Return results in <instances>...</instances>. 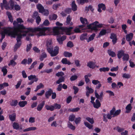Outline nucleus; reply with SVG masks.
I'll return each mask as SVG.
<instances>
[{"label": "nucleus", "mask_w": 135, "mask_h": 135, "mask_svg": "<svg viewBox=\"0 0 135 135\" xmlns=\"http://www.w3.org/2000/svg\"><path fill=\"white\" fill-rule=\"evenodd\" d=\"M75 118V116L74 114L71 115L69 117V121H73L74 120Z\"/></svg>", "instance_id": "79ce46f5"}, {"label": "nucleus", "mask_w": 135, "mask_h": 135, "mask_svg": "<svg viewBox=\"0 0 135 135\" xmlns=\"http://www.w3.org/2000/svg\"><path fill=\"white\" fill-rule=\"evenodd\" d=\"M75 63L76 66L77 67H80V61L78 60H75Z\"/></svg>", "instance_id": "e2e57ef3"}, {"label": "nucleus", "mask_w": 135, "mask_h": 135, "mask_svg": "<svg viewBox=\"0 0 135 135\" xmlns=\"http://www.w3.org/2000/svg\"><path fill=\"white\" fill-rule=\"evenodd\" d=\"M73 42L71 41H69L67 44V46L70 47H73Z\"/></svg>", "instance_id": "603ef678"}, {"label": "nucleus", "mask_w": 135, "mask_h": 135, "mask_svg": "<svg viewBox=\"0 0 135 135\" xmlns=\"http://www.w3.org/2000/svg\"><path fill=\"white\" fill-rule=\"evenodd\" d=\"M14 129H18L19 128V124L16 122H14L12 125Z\"/></svg>", "instance_id": "f704fd0d"}, {"label": "nucleus", "mask_w": 135, "mask_h": 135, "mask_svg": "<svg viewBox=\"0 0 135 135\" xmlns=\"http://www.w3.org/2000/svg\"><path fill=\"white\" fill-rule=\"evenodd\" d=\"M45 108L46 109L48 110H49L51 111H53L54 110L53 105L49 106L46 105H45Z\"/></svg>", "instance_id": "a878e982"}, {"label": "nucleus", "mask_w": 135, "mask_h": 135, "mask_svg": "<svg viewBox=\"0 0 135 135\" xmlns=\"http://www.w3.org/2000/svg\"><path fill=\"white\" fill-rule=\"evenodd\" d=\"M85 125L89 129H91L93 127V126L90 125L87 122H85L84 123Z\"/></svg>", "instance_id": "de8ad7c7"}, {"label": "nucleus", "mask_w": 135, "mask_h": 135, "mask_svg": "<svg viewBox=\"0 0 135 135\" xmlns=\"http://www.w3.org/2000/svg\"><path fill=\"white\" fill-rule=\"evenodd\" d=\"M86 96L89 97V96L90 93H92L94 92V90L91 88H89L88 86H87L86 87Z\"/></svg>", "instance_id": "6e6552de"}, {"label": "nucleus", "mask_w": 135, "mask_h": 135, "mask_svg": "<svg viewBox=\"0 0 135 135\" xmlns=\"http://www.w3.org/2000/svg\"><path fill=\"white\" fill-rule=\"evenodd\" d=\"M71 20V18L70 17V15H69L67 17L66 21V23L69 24L70 23V22Z\"/></svg>", "instance_id": "13d9d810"}, {"label": "nucleus", "mask_w": 135, "mask_h": 135, "mask_svg": "<svg viewBox=\"0 0 135 135\" xmlns=\"http://www.w3.org/2000/svg\"><path fill=\"white\" fill-rule=\"evenodd\" d=\"M87 34L86 33H84L80 37V39L81 40H83L85 39L87 36Z\"/></svg>", "instance_id": "a18cd8bd"}, {"label": "nucleus", "mask_w": 135, "mask_h": 135, "mask_svg": "<svg viewBox=\"0 0 135 135\" xmlns=\"http://www.w3.org/2000/svg\"><path fill=\"white\" fill-rule=\"evenodd\" d=\"M53 106L54 107V110L55 109H59L61 107V105L57 103H55L54 104Z\"/></svg>", "instance_id": "a19ab883"}, {"label": "nucleus", "mask_w": 135, "mask_h": 135, "mask_svg": "<svg viewBox=\"0 0 135 135\" xmlns=\"http://www.w3.org/2000/svg\"><path fill=\"white\" fill-rule=\"evenodd\" d=\"M64 75V73L62 72H59L58 73H56V75L58 76L59 77L60 76H63Z\"/></svg>", "instance_id": "680f3d73"}, {"label": "nucleus", "mask_w": 135, "mask_h": 135, "mask_svg": "<svg viewBox=\"0 0 135 135\" xmlns=\"http://www.w3.org/2000/svg\"><path fill=\"white\" fill-rule=\"evenodd\" d=\"M24 27L22 25H19L18 26L14 28V30L12 31L11 28H7L5 29L1 33L2 38H4L5 35L8 34L9 36H11L12 37H15L16 36H17L16 40L17 43L14 47V51H16L17 49L21 45V35L18 34V32L20 31V29Z\"/></svg>", "instance_id": "f257e3e1"}, {"label": "nucleus", "mask_w": 135, "mask_h": 135, "mask_svg": "<svg viewBox=\"0 0 135 135\" xmlns=\"http://www.w3.org/2000/svg\"><path fill=\"white\" fill-rule=\"evenodd\" d=\"M36 128L35 127H29L24 130V131H34L36 129Z\"/></svg>", "instance_id": "c03bdc74"}, {"label": "nucleus", "mask_w": 135, "mask_h": 135, "mask_svg": "<svg viewBox=\"0 0 135 135\" xmlns=\"http://www.w3.org/2000/svg\"><path fill=\"white\" fill-rule=\"evenodd\" d=\"M35 117H31L29 118V122L31 123H34L35 122Z\"/></svg>", "instance_id": "052dcab7"}, {"label": "nucleus", "mask_w": 135, "mask_h": 135, "mask_svg": "<svg viewBox=\"0 0 135 135\" xmlns=\"http://www.w3.org/2000/svg\"><path fill=\"white\" fill-rule=\"evenodd\" d=\"M63 54L65 57H70L72 56V54L71 53L69 52H68L65 51L64 53Z\"/></svg>", "instance_id": "c85d7f7f"}, {"label": "nucleus", "mask_w": 135, "mask_h": 135, "mask_svg": "<svg viewBox=\"0 0 135 135\" xmlns=\"http://www.w3.org/2000/svg\"><path fill=\"white\" fill-rule=\"evenodd\" d=\"M28 78L29 80H30L34 79L33 80L35 82L37 81L38 80V78H36L35 75H31L28 76Z\"/></svg>", "instance_id": "f3484780"}, {"label": "nucleus", "mask_w": 135, "mask_h": 135, "mask_svg": "<svg viewBox=\"0 0 135 135\" xmlns=\"http://www.w3.org/2000/svg\"><path fill=\"white\" fill-rule=\"evenodd\" d=\"M108 53L110 56H111L112 57H114L116 56L115 53L113 51H112L111 50H108Z\"/></svg>", "instance_id": "72a5a7b5"}, {"label": "nucleus", "mask_w": 135, "mask_h": 135, "mask_svg": "<svg viewBox=\"0 0 135 135\" xmlns=\"http://www.w3.org/2000/svg\"><path fill=\"white\" fill-rule=\"evenodd\" d=\"M57 16L55 14H53L52 16H50L49 17L50 19L51 20H55L57 18Z\"/></svg>", "instance_id": "37998d69"}, {"label": "nucleus", "mask_w": 135, "mask_h": 135, "mask_svg": "<svg viewBox=\"0 0 135 135\" xmlns=\"http://www.w3.org/2000/svg\"><path fill=\"white\" fill-rule=\"evenodd\" d=\"M38 9L39 10V12L42 13L43 12V11L44 9V7L40 4H38L37 6Z\"/></svg>", "instance_id": "a211bd4d"}, {"label": "nucleus", "mask_w": 135, "mask_h": 135, "mask_svg": "<svg viewBox=\"0 0 135 135\" xmlns=\"http://www.w3.org/2000/svg\"><path fill=\"white\" fill-rule=\"evenodd\" d=\"M115 108L113 107L112 109L110 111V113H108L107 116V118L109 119H111L112 117H114L119 115L121 112V110L119 109L116 111Z\"/></svg>", "instance_id": "7ed1b4c3"}, {"label": "nucleus", "mask_w": 135, "mask_h": 135, "mask_svg": "<svg viewBox=\"0 0 135 135\" xmlns=\"http://www.w3.org/2000/svg\"><path fill=\"white\" fill-rule=\"evenodd\" d=\"M18 103L17 100H12L10 102V104L12 106H15L17 105Z\"/></svg>", "instance_id": "cd10ccee"}, {"label": "nucleus", "mask_w": 135, "mask_h": 135, "mask_svg": "<svg viewBox=\"0 0 135 135\" xmlns=\"http://www.w3.org/2000/svg\"><path fill=\"white\" fill-rule=\"evenodd\" d=\"M80 109V108L78 107L74 108H69L68 109V111L70 112H78Z\"/></svg>", "instance_id": "e433bc0d"}, {"label": "nucleus", "mask_w": 135, "mask_h": 135, "mask_svg": "<svg viewBox=\"0 0 135 135\" xmlns=\"http://www.w3.org/2000/svg\"><path fill=\"white\" fill-rule=\"evenodd\" d=\"M93 105L94 108L98 109L100 107L101 103L98 99H97L95 100V102L94 103Z\"/></svg>", "instance_id": "ddd939ff"}, {"label": "nucleus", "mask_w": 135, "mask_h": 135, "mask_svg": "<svg viewBox=\"0 0 135 135\" xmlns=\"http://www.w3.org/2000/svg\"><path fill=\"white\" fill-rule=\"evenodd\" d=\"M62 88V84H60L57 86L56 90L57 91H61Z\"/></svg>", "instance_id": "69168bd1"}, {"label": "nucleus", "mask_w": 135, "mask_h": 135, "mask_svg": "<svg viewBox=\"0 0 135 135\" xmlns=\"http://www.w3.org/2000/svg\"><path fill=\"white\" fill-rule=\"evenodd\" d=\"M37 64V61H36L34 62L32 64L30 67L29 68L30 70H31L33 68L34 66L36 65Z\"/></svg>", "instance_id": "5fc2aeb1"}, {"label": "nucleus", "mask_w": 135, "mask_h": 135, "mask_svg": "<svg viewBox=\"0 0 135 135\" xmlns=\"http://www.w3.org/2000/svg\"><path fill=\"white\" fill-rule=\"evenodd\" d=\"M124 51L122 50H121L118 52L117 56L118 58H121L124 54Z\"/></svg>", "instance_id": "6ab92c4d"}, {"label": "nucleus", "mask_w": 135, "mask_h": 135, "mask_svg": "<svg viewBox=\"0 0 135 135\" xmlns=\"http://www.w3.org/2000/svg\"><path fill=\"white\" fill-rule=\"evenodd\" d=\"M47 57V54L45 52H44L42 53L40 57V60L41 61H42L44 60V58H46Z\"/></svg>", "instance_id": "393cba45"}, {"label": "nucleus", "mask_w": 135, "mask_h": 135, "mask_svg": "<svg viewBox=\"0 0 135 135\" xmlns=\"http://www.w3.org/2000/svg\"><path fill=\"white\" fill-rule=\"evenodd\" d=\"M107 33L106 30L104 29L100 31L98 35L99 37L105 35Z\"/></svg>", "instance_id": "c756f323"}, {"label": "nucleus", "mask_w": 135, "mask_h": 135, "mask_svg": "<svg viewBox=\"0 0 135 135\" xmlns=\"http://www.w3.org/2000/svg\"><path fill=\"white\" fill-rule=\"evenodd\" d=\"M45 103L44 101H43L42 103L38 104L37 108V109L38 111H41L43 108Z\"/></svg>", "instance_id": "9b49d317"}, {"label": "nucleus", "mask_w": 135, "mask_h": 135, "mask_svg": "<svg viewBox=\"0 0 135 135\" xmlns=\"http://www.w3.org/2000/svg\"><path fill=\"white\" fill-rule=\"evenodd\" d=\"M133 36V34L132 33H130L127 35L126 37V40L129 42L132 39Z\"/></svg>", "instance_id": "dca6fc26"}, {"label": "nucleus", "mask_w": 135, "mask_h": 135, "mask_svg": "<svg viewBox=\"0 0 135 135\" xmlns=\"http://www.w3.org/2000/svg\"><path fill=\"white\" fill-rule=\"evenodd\" d=\"M103 92L102 91H101L99 95L98 94V96H97L96 98H97V99H99L100 100H102L103 99Z\"/></svg>", "instance_id": "c9c22d12"}, {"label": "nucleus", "mask_w": 135, "mask_h": 135, "mask_svg": "<svg viewBox=\"0 0 135 135\" xmlns=\"http://www.w3.org/2000/svg\"><path fill=\"white\" fill-rule=\"evenodd\" d=\"M65 80V78L64 77L62 76L59 79L56 81L57 84H60L62 82H64Z\"/></svg>", "instance_id": "bb28decb"}, {"label": "nucleus", "mask_w": 135, "mask_h": 135, "mask_svg": "<svg viewBox=\"0 0 135 135\" xmlns=\"http://www.w3.org/2000/svg\"><path fill=\"white\" fill-rule=\"evenodd\" d=\"M52 92L53 90L51 89H49L48 90L46 91L45 93V96L46 98L47 99H49Z\"/></svg>", "instance_id": "1a4fd4ad"}, {"label": "nucleus", "mask_w": 135, "mask_h": 135, "mask_svg": "<svg viewBox=\"0 0 135 135\" xmlns=\"http://www.w3.org/2000/svg\"><path fill=\"white\" fill-rule=\"evenodd\" d=\"M118 69V67L117 66L116 67H113L110 70L111 71H117Z\"/></svg>", "instance_id": "774afa93"}, {"label": "nucleus", "mask_w": 135, "mask_h": 135, "mask_svg": "<svg viewBox=\"0 0 135 135\" xmlns=\"http://www.w3.org/2000/svg\"><path fill=\"white\" fill-rule=\"evenodd\" d=\"M99 8H102L103 10H105L106 7L105 5L103 3L99 4L98 5Z\"/></svg>", "instance_id": "ea45409f"}, {"label": "nucleus", "mask_w": 135, "mask_h": 135, "mask_svg": "<svg viewBox=\"0 0 135 135\" xmlns=\"http://www.w3.org/2000/svg\"><path fill=\"white\" fill-rule=\"evenodd\" d=\"M122 77L124 78L129 79L131 77V76L129 74L124 73L123 74Z\"/></svg>", "instance_id": "09e8293b"}, {"label": "nucleus", "mask_w": 135, "mask_h": 135, "mask_svg": "<svg viewBox=\"0 0 135 135\" xmlns=\"http://www.w3.org/2000/svg\"><path fill=\"white\" fill-rule=\"evenodd\" d=\"M78 78L76 75H73L70 78V79L71 81H73L76 79Z\"/></svg>", "instance_id": "3c124183"}, {"label": "nucleus", "mask_w": 135, "mask_h": 135, "mask_svg": "<svg viewBox=\"0 0 135 135\" xmlns=\"http://www.w3.org/2000/svg\"><path fill=\"white\" fill-rule=\"evenodd\" d=\"M98 22L95 21L91 23L90 24L88 25V29H91L92 30L97 31L98 30V28L101 27L103 25V24H98Z\"/></svg>", "instance_id": "20e7f679"}, {"label": "nucleus", "mask_w": 135, "mask_h": 135, "mask_svg": "<svg viewBox=\"0 0 135 135\" xmlns=\"http://www.w3.org/2000/svg\"><path fill=\"white\" fill-rule=\"evenodd\" d=\"M94 65L95 64L94 62L92 61H90L87 63V65L90 68L93 69L95 68L94 66Z\"/></svg>", "instance_id": "aec40b11"}, {"label": "nucleus", "mask_w": 135, "mask_h": 135, "mask_svg": "<svg viewBox=\"0 0 135 135\" xmlns=\"http://www.w3.org/2000/svg\"><path fill=\"white\" fill-rule=\"evenodd\" d=\"M72 9L73 11H75L77 10V6L76 5L74 1H73L71 4Z\"/></svg>", "instance_id": "5701e85b"}, {"label": "nucleus", "mask_w": 135, "mask_h": 135, "mask_svg": "<svg viewBox=\"0 0 135 135\" xmlns=\"http://www.w3.org/2000/svg\"><path fill=\"white\" fill-rule=\"evenodd\" d=\"M132 108L131 104H129L126 107V111L125 113H129L131 110Z\"/></svg>", "instance_id": "2eb2a0df"}, {"label": "nucleus", "mask_w": 135, "mask_h": 135, "mask_svg": "<svg viewBox=\"0 0 135 135\" xmlns=\"http://www.w3.org/2000/svg\"><path fill=\"white\" fill-rule=\"evenodd\" d=\"M95 34L94 33H93L89 37L88 39H87V42H89L92 40H93L94 39V38L95 37Z\"/></svg>", "instance_id": "2f4dec72"}, {"label": "nucleus", "mask_w": 135, "mask_h": 135, "mask_svg": "<svg viewBox=\"0 0 135 135\" xmlns=\"http://www.w3.org/2000/svg\"><path fill=\"white\" fill-rule=\"evenodd\" d=\"M80 20L81 22L84 25H88L89 23L87 19L85 18H83L82 17H80Z\"/></svg>", "instance_id": "f8f14e48"}, {"label": "nucleus", "mask_w": 135, "mask_h": 135, "mask_svg": "<svg viewBox=\"0 0 135 135\" xmlns=\"http://www.w3.org/2000/svg\"><path fill=\"white\" fill-rule=\"evenodd\" d=\"M46 46H47V50L49 52H51L52 49L53 47L52 45V41L50 40H48L46 42Z\"/></svg>", "instance_id": "0eeeda50"}, {"label": "nucleus", "mask_w": 135, "mask_h": 135, "mask_svg": "<svg viewBox=\"0 0 135 135\" xmlns=\"http://www.w3.org/2000/svg\"><path fill=\"white\" fill-rule=\"evenodd\" d=\"M79 27L80 28L86 29L88 28V26L85 25L83 24L82 25L79 26Z\"/></svg>", "instance_id": "4d7b16f0"}, {"label": "nucleus", "mask_w": 135, "mask_h": 135, "mask_svg": "<svg viewBox=\"0 0 135 135\" xmlns=\"http://www.w3.org/2000/svg\"><path fill=\"white\" fill-rule=\"evenodd\" d=\"M73 89L74 90V93L76 94L78 92L79 89L78 87L74 86H73Z\"/></svg>", "instance_id": "0e129e2a"}, {"label": "nucleus", "mask_w": 135, "mask_h": 135, "mask_svg": "<svg viewBox=\"0 0 135 135\" xmlns=\"http://www.w3.org/2000/svg\"><path fill=\"white\" fill-rule=\"evenodd\" d=\"M68 127L72 129V130H74L75 129V126H73L72 124L69 122L68 123Z\"/></svg>", "instance_id": "473e14b6"}, {"label": "nucleus", "mask_w": 135, "mask_h": 135, "mask_svg": "<svg viewBox=\"0 0 135 135\" xmlns=\"http://www.w3.org/2000/svg\"><path fill=\"white\" fill-rule=\"evenodd\" d=\"M60 30L57 27H55L53 29V31L55 35H57L60 34H62L60 32Z\"/></svg>", "instance_id": "4468645a"}, {"label": "nucleus", "mask_w": 135, "mask_h": 135, "mask_svg": "<svg viewBox=\"0 0 135 135\" xmlns=\"http://www.w3.org/2000/svg\"><path fill=\"white\" fill-rule=\"evenodd\" d=\"M20 31L18 32V34L22 36H25L28 35L26 37V39L27 41H29L30 40V36H32L34 35L33 32L37 31L39 32L37 34L39 36H45L46 35L45 31L48 30L47 27H43L42 28L37 27L36 28H26L24 26V27L20 29Z\"/></svg>", "instance_id": "f03ea898"}, {"label": "nucleus", "mask_w": 135, "mask_h": 135, "mask_svg": "<svg viewBox=\"0 0 135 135\" xmlns=\"http://www.w3.org/2000/svg\"><path fill=\"white\" fill-rule=\"evenodd\" d=\"M59 47L56 46L54 48V51H53V47H52V49L51 52H49V53L50 54L51 56L53 57L56 56L59 53Z\"/></svg>", "instance_id": "423d86ee"}, {"label": "nucleus", "mask_w": 135, "mask_h": 135, "mask_svg": "<svg viewBox=\"0 0 135 135\" xmlns=\"http://www.w3.org/2000/svg\"><path fill=\"white\" fill-rule=\"evenodd\" d=\"M7 68V66H5L3 67L2 69V71L3 73V75L4 76H5L7 73V70L6 69Z\"/></svg>", "instance_id": "4c0bfd02"}, {"label": "nucleus", "mask_w": 135, "mask_h": 135, "mask_svg": "<svg viewBox=\"0 0 135 135\" xmlns=\"http://www.w3.org/2000/svg\"><path fill=\"white\" fill-rule=\"evenodd\" d=\"M39 16L38 12H35L33 14L32 17L33 18H35Z\"/></svg>", "instance_id": "bf43d9fd"}, {"label": "nucleus", "mask_w": 135, "mask_h": 135, "mask_svg": "<svg viewBox=\"0 0 135 135\" xmlns=\"http://www.w3.org/2000/svg\"><path fill=\"white\" fill-rule=\"evenodd\" d=\"M86 119L91 124H93L94 123V120L93 118H91L87 117L86 118Z\"/></svg>", "instance_id": "49530a36"}, {"label": "nucleus", "mask_w": 135, "mask_h": 135, "mask_svg": "<svg viewBox=\"0 0 135 135\" xmlns=\"http://www.w3.org/2000/svg\"><path fill=\"white\" fill-rule=\"evenodd\" d=\"M81 118L80 117H79L75 119V120L74 122L75 124H77L79 123L81 121Z\"/></svg>", "instance_id": "864d4df0"}, {"label": "nucleus", "mask_w": 135, "mask_h": 135, "mask_svg": "<svg viewBox=\"0 0 135 135\" xmlns=\"http://www.w3.org/2000/svg\"><path fill=\"white\" fill-rule=\"evenodd\" d=\"M9 3L10 4V6L9 7L8 6L7 2L6 0H3V2L1 3V8L3 9V8L4 7H5V8L7 9H12L14 5L13 2L12 0H10L9 2Z\"/></svg>", "instance_id": "39448f33"}, {"label": "nucleus", "mask_w": 135, "mask_h": 135, "mask_svg": "<svg viewBox=\"0 0 135 135\" xmlns=\"http://www.w3.org/2000/svg\"><path fill=\"white\" fill-rule=\"evenodd\" d=\"M32 44H30L29 45H27V46L26 49V51L27 52H28L30 50L32 47Z\"/></svg>", "instance_id": "6e6d98bb"}, {"label": "nucleus", "mask_w": 135, "mask_h": 135, "mask_svg": "<svg viewBox=\"0 0 135 135\" xmlns=\"http://www.w3.org/2000/svg\"><path fill=\"white\" fill-rule=\"evenodd\" d=\"M129 57V56L128 54H124L123 55L122 59L124 61H127L128 60Z\"/></svg>", "instance_id": "7c9ffc66"}, {"label": "nucleus", "mask_w": 135, "mask_h": 135, "mask_svg": "<svg viewBox=\"0 0 135 135\" xmlns=\"http://www.w3.org/2000/svg\"><path fill=\"white\" fill-rule=\"evenodd\" d=\"M110 38L112 39V42L113 44H114L116 42L117 39L116 35L114 33H112L111 34Z\"/></svg>", "instance_id": "9d476101"}, {"label": "nucleus", "mask_w": 135, "mask_h": 135, "mask_svg": "<svg viewBox=\"0 0 135 135\" xmlns=\"http://www.w3.org/2000/svg\"><path fill=\"white\" fill-rule=\"evenodd\" d=\"M16 114L13 113L12 114L9 115V117L10 119L12 121H14L15 120L16 118Z\"/></svg>", "instance_id": "412c9836"}, {"label": "nucleus", "mask_w": 135, "mask_h": 135, "mask_svg": "<svg viewBox=\"0 0 135 135\" xmlns=\"http://www.w3.org/2000/svg\"><path fill=\"white\" fill-rule=\"evenodd\" d=\"M27 103L26 101H22L19 102L18 103V105L20 107H24Z\"/></svg>", "instance_id": "b1692460"}, {"label": "nucleus", "mask_w": 135, "mask_h": 135, "mask_svg": "<svg viewBox=\"0 0 135 135\" xmlns=\"http://www.w3.org/2000/svg\"><path fill=\"white\" fill-rule=\"evenodd\" d=\"M16 64V63L14 61V60H11L10 61V63L8 64V65L9 66L11 65L12 66H14Z\"/></svg>", "instance_id": "8fccbe9b"}, {"label": "nucleus", "mask_w": 135, "mask_h": 135, "mask_svg": "<svg viewBox=\"0 0 135 135\" xmlns=\"http://www.w3.org/2000/svg\"><path fill=\"white\" fill-rule=\"evenodd\" d=\"M109 70V68L108 67H104L99 69V70L101 72L102 71L105 72L106 71H108Z\"/></svg>", "instance_id": "58836bf2"}, {"label": "nucleus", "mask_w": 135, "mask_h": 135, "mask_svg": "<svg viewBox=\"0 0 135 135\" xmlns=\"http://www.w3.org/2000/svg\"><path fill=\"white\" fill-rule=\"evenodd\" d=\"M37 87L39 89H40L41 88H44V85L42 83H40L37 86Z\"/></svg>", "instance_id": "338daca9"}, {"label": "nucleus", "mask_w": 135, "mask_h": 135, "mask_svg": "<svg viewBox=\"0 0 135 135\" xmlns=\"http://www.w3.org/2000/svg\"><path fill=\"white\" fill-rule=\"evenodd\" d=\"M61 62L64 64H68L69 65L71 64V62L69 61L66 58L63 59L61 61Z\"/></svg>", "instance_id": "4be33fe9"}]
</instances>
